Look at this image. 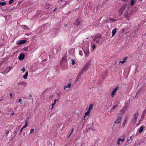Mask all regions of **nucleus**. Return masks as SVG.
I'll list each match as a JSON object with an SVG mask.
<instances>
[{
    "label": "nucleus",
    "mask_w": 146,
    "mask_h": 146,
    "mask_svg": "<svg viewBox=\"0 0 146 146\" xmlns=\"http://www.w3.org/2000/svg\"><path fill=\"white\" fill-rule=\"evenodd\" d=\"M90 65V63L89 62H88L86 64L84 67L81 70V72H85L89 67Z\"/></svg>",
    "instance_id": "nucleus-1"
},
{
    "label": "nucleus",
    "mask_w": 146,
    "mask_h": 146,
    "mask_svg": "<svg viewBox=\"0 0 146 146\" xmlns=\"http://www.w3.org/2000/svg\"><path fill=\"white\" fill-rule=\"evenodd\" d=\"M118 89V86H117L113 89L111 94V97H112L114 96L115 93H116Z\"/></svg>",
    "instance_id": "nucleus-2"
},
{
    "label": "nucleus",
    "mask_w": 146,
    "mask_h": 146,
    "mask_svg": "<svg viewBox=\"0 0 146 146\" xmlns=\"http://www.w3.org/2000/svg\"><path fill=\"white\" fill-rule=\"evenodd\" d=\"M101 38V36L99 35L96 36L94 39V40L97 43H99V40Z\"/></svg>",
    "instance_id": "nucleus-3"
},
{
    "label": "nucleus",
    "mask_w": 146,
    "mask_h": 146,
    "mask_svg": "<svg viewBox=\"0 0 146 146\" xmlns=\"http://www.w3.org/2000/svg\"><path fill=\"white\" fill-rule=\"evenodd\" d=\"M85 53V55L87 56H88L89 54V50L88 47L87 48L84 50Z\"/></svg>",
    "instance_id": "nucleus-4"
},
{
    "label": "nucleus",
    "mask_w": 146,
    "mask_h": 146,
    "mask_svg": "<svg viewBox=\"0 0 146 146\" xmlns=\"http://www.w3.org/2000/svg\"><path fill=\"white\" fill-rule=\"evenodd\" d=\"M124 17L126 19L128 20H129V18L130 17L127 11H126L124 15Z\"/></svg>",
    "instance_id": "nucleus-5"
},
{
    "label": "nucleus",
    "mask_w": 146,
    "mask_h": 146,
    "mask_svg": "<svg viewBox=\"0 0 146 146\" xmlns=\"http://www.w3.org/2000/svg\"><path fill=\"white\" fill-rule=\"evenodd\" d=\"M121 117L120 116L118 117L116 120L115 121L114 123L116 124H118L119 123L121 120Z\"/></svg>",
    "instance_id": "nucleus-6"
},
{
    "label": "nucleus",
    "mask_w": 146,
    "mask_h": 146,
    "mask_svg": "<svg viewBox=\"0 0 146 146\" xmlns=\"http://www.w3.org/2000/svg\"><path fill=\"white\" fill-rule=\"evenodd\" d=\"M138 113H135L134 115V117L133 119V121H134L135 123L137 120V117L138 116Z\"/></svg>",
    "instance_id": "nucleus-7"
},
{
    "label": "nucleus",
    "mask_w": 146,
    "mask_h": 146,
    "mask_svg": "<svg viewBox=\"0 0 146 146\" xmlns=\"http://www.w3.org/2000/svg\"><path fill=\"white\" fill-rule=\"evenodd\" d=\"M25 56L24 54H20L19 57V59L20 60H23Z\"/></svg>",
    "instance_id": "nucleus-8"
},
{
    "label": "nucleus",
    "mask_w": 146,
    "mask_h": 146,
    "mask_svg": "<svg viewBox=\"0 0 146 146\" xmlns=\"http://www.w3.org/2000/svg\"><path fill=\"white\" fill-rule=\"evenodd\" d=\"M26 41L25 40H19L18 41V42L17 43V44H22L23 43H24L26 42Z\"/></svg>",
    "instance_id": "nucleus-9"
},
{
    "label": "nucleus",
    "mask_w": 146,
    "mask_h": 146,
    "mask_svg": "<svg viewBox=\"0 0 146 146\" xmlns=\"http://www.w3.org/2000/svg\"><path fill=\"white\" fill-rule=\"evenodd\" d=\"M81 22V21L79 19L76 20V22L75 23V25H79Z\"/></svg>",
    "instance_id": "nucleus-10"
},
{
    "label": "nucleus",
    "mask_w": 146,
    "mask_h": 146,
    "mask_svg": "<svg viewBox=\"0 0 146 146\" xmlns=\"http://www.w3.org/2000/svg\"><path fill=\"white\" fill-rule=\"evenodd\" d=\"M71 86V84L70 83H69V84L65 86L64 87V90L66 89V88H70Z\"/></svg>",
    "instance_id": "nucleus-11"
},
{
    "label": "nucleus",
    "mask_w": 146,
    "mask_h": 146,
    "mask_svg": "<svg viewBox=\"0 0 146 146\" xmlns=\"http://www.w3.org/2000/svg\"><path fill=\"white\" fill-rule=\"evenodd\" d=\"M67 62V60L65 58L63 57L62 60L60 62V63L62 64L64 62Z\"/></svg>",
    "instance_id": "nucleus-12"
},
{
    "label": "nucleus",
    "mask_w": 146,
    "mask_h": 146,
    "mask_svg": "<svg viewBox=\"0 0 146 146\" xmlns=\"http://www.w3.org/2000/svg\"><path fill=\"white\" fill-rule=\"evenodd\" d=\"M117 29V28H115L112 31V36H113L116 33Z\"/></svg>",
    "instance_id": "nucleus-13"
},
{
    "label": "nucleus",
    "mask_w": 146,
    "mask_h": 146,
    "mask_svg": "<svg viewBox=\"0 0 146 146\" xmlns=\"http://www.w3.org/2000/svg\"><path fill=\"white\" fill-rule=\"evenodd\" d=\"M127 6V5L125 4L123 5L122 7L120 8V10H122V11H124V10L125 9Z\"/></svg>",
    "instance_id": "nucleus-14"
},
{
    "label": "nucleus",
    "mask_w": 146,
    "mask_h": 146,
    "mask_svg": "<svg viewBox=\"0 0 146 146\" xmlns=\"http://www.w3.org/2000/svg\"><path fill=\"white\" fill-rule=\"evenodd\" d=\"M128 108V106H125L123 109L121 110V112L124 113L125 111V110L127 109Z\"/></svg>",
    "instance_id": "nucleus-15"
},
{
    "label": "nucleus",
    "mask_w": 146,
    "mask_h": 146,
    "mask_svg": "<svg viewBox=\"0 0 146 146\" xmlns=\"http://www.w3.org/2000/svg\"><path fill=\"white\" fill-rule=\"evenodd\" d=\"M90 114V111H88L87 112L85 113V116L84 117V120L85 119V117L87 115H89Z\"/></svg>",
    "instance_id": "nucleus-16"
},
{
    "label": "nucleus",
    "mask_w": 146,
    "mask_h": 146,
    "mask_svg": "<svg viewBox=\"0 0 146 146\" xmlns=\"http://www.w3.org/2000/svg\"><path fill=\"white\" fill-rule=\"evenodd\" d=\"M28 75V72L27 71L25 74L24 75L23 77V78L24 79H26L27 78V76Z\"/></svg>",
    "instance_id": "nucleus-17"
},
{
    "label": "nucleus",
    "mask_w": 146,
    "mask_h": 146,
    "mask_svg": "<svg viewBox=\"0 0 146 146\" xmlns=\"http://www.w3.org/2000/svg\"><path fill=\"white\" fill-rule=\"evenodd\" d=\"M83 72H81V70L80 72L78 74L77 76V78H80L81 77V75L83 74Z\"/></svg>",
    "instance_id": "nucleus-18"
},
{
    "label": "nucleus",
    "mask_w": 146,
    "mask_h": 146,
    "mask_svg": "<svg viewBox=\"0 0 146 146\" xmlns=\"http://www.w3.org/2000/svg\"><path fill=\"white\" fill-rule=\"evenodd\" d=\"M93 106V104H91L90 106L88 108V110L90 111L92 109Z\"/></svg>",
    "instance_id": "nucleus-19"
},
{
    "label": "nucleus",
    "mask_w": 146,
    "mask_h": 146,
    "mask_svg": "<svg viewBox=\"0 0 146 146\" xmlns=\"http://www.w3.org/2000/svg\"><path fill=\"white\" fill-rule=\"evenodd\" d=\"M9 133V131L8 130H6L4 134L5 136H7V134Z\"/></svg>",
    "instance_id": "nucleus-20"
},
{
    "label": "nucleus",
    "mask_w": 146,
    "mask_h": 146,
    "mask_svg": "<svg viewBox=\"0 0 146 146\" xmlns=\"http://www.w3.org/2000/svg\"><path fill=\"white\" fill-rule=\"evenodd\" d=\"M6 4V3L5 2H0V5L1 6H5Z\"/></svg>",
    "instance_id": "nucleus-21"
},
{
    "label": "nucleus",
    "mask_w": 146,
    "mask_h": 146,
    "mask_svg": "<svg viewBox=\"0 0 146 146\" xmlns=\"http://www.w3.org/2000/svg\"><path fill=\"white\" fill-rule=\"evenodd\" d=\"M143 129V126L141 127L139 129V133H141Z\"/></svg>",
    "instance_id": "nucleus-22"
},
{
    "label": "nucleus",
    "mask_w": 146,
    "mask_h": 146,
    "mask_svg": "<svg viewBox=\"0 0 146 146\" xmlns=\"http://www.w3.org/2000/svg\"><path fill=\"white\" fill-rule=\"evenodd\" d=\"M130 2H131V6H133L134 3H135V2L134 1V0H130Z\"/></svg>",
    "instance_id": "nucleus-23"
},
{
    "label": "nucleus",
    "mask_w": 146,
    "mask_h": 146,
    "mask_svg": "<svg viewBox=\"0 0 146 146\" xmlns=\"http://www.w3.org/2000/svg\"><path fill=\"white\" fill-rule=\"evenodd\" d=\"M58 99H55L54 100V103H53L52 105V108H51V109H52L53 108L54 105L55 104L56 101H58Z\"/></svg>",
    "instance_id": "nucleus-24"
},
{
    "label": "nucleus",
    "mask_w": 146,
    "mask_h": 146,
    "mask_svg": "<svg viewBox=\"0 0 146 146\" xmlns=\"http://www.w3.org/2000/svg\"><path fill=\"white\" fill-rule=\"evenodd\" d=\"M71 60L72 62V65H74L75 64V62L74 60L73 59H72Z\"/></svg>",
    "instance_id": "nucleus-25"
},
{
    "label": "nucleus",
    "mask_w": 146,
    "mask_h": 146,
    "mask_svg": "<svg viewBox=\"0 0 146 146\" xmlns=\"http://www.w3.org/2000/svg\"><path fill=\"white\" fill-rule=\"evenodd\" d=\"M118 140H119V141L123 142L124 140V139H121V138H119L118 139Z\"/></svg>",
    "instance_id": "nucleus-26"
},
{
    "label": "nucleus",
    "mask_w": 146,
    "mask_h": 146,
    "mask_svg": "<svg viewBox=\"0 0 146 146\" xmlns=\"http://www.w3.org/2000/svg\"><path fill=\"white\" fill-rule=\"evenodd\" d=\"M28 125V123L27 121H25V125L23 127V128H25Z\"/></svg>",
    "instance_id": "nucleus-27"
},
{
    "label": "nucleus",
    "mask_w": 146,
    "mask_h": 146,
    "mask_svg": "<svg viewBox=\"0 0 146 146\" xmlns=\"http://www.w3.org/2000/svg\"><path fill=\"white\" fill-rule=\"evenodd\" d=\"M34 131V129H32L30 132V134H31Z\"/></svg>",
    "instance_id": "nucleus-28"
},
{
    "label": "nucleus",
    "mask_w": 146,
    "mask_h": 146,
    "mask_svg": "<svg viewBox=\"0 0 146 146\" xmlns=\"http://www.w3.org/2000/svg\"><path fill=\"white\" fill-rule=\"evenodd\" d=\"M146 113V109L144 110L143 112V115H145Z\"/></svg>",
    "instance_id": "nucleus-29"
},
{
    "label": "nucleus",
    "mask_w": 146,
    "mask_h": 146,
    "mask_svg": "<svg viewBox=\"0 0 146 146\" xmlns=\"http://www.w3.org/2000/svg\"><path fill=\"white\" fill-rule=\"evenodd\" d=\"M123 11H122V10H119V14L120 15L122 13Z\"/></svg>",
    "instance_id": "nucleus-30"
},
{
    "label": "nucleus",
    "mask_w": 146,
    "mask_h": 146,
    "mask_svg": "<svg viewBox=\"0 0 146 146\" xmlns=\"http://www.w3.org/2000/svg\"><path fill=\"white\" fill-rule=\"evenodd\" d=\"M127 59V57H125L123 59V61L124 62H125Z\"/></svg>",
    "instance_id": "nucleus-31"
},
{
    "label": "nucleus",
    "mask_w": 146,
    "mask_h": 146,
    "mask_svg": "<svg viewBox=\"0 0 146 146\" xmlns=\"http://www.w3.org/2000/svg\"><path fill=\"white\" fill-rule=\"evenodd\" d=\"M21 70L23 72H24L25 71V69L24 67H23L21 69Z\"/></svg>",
    "instance_id": "nucleus-32"
},
{
    "label": "nucleus",
    "mask_w": 146,
    "mask_h": 146,
    "mask_svg": "<svg viewBox=\"0 0 146 146\" xmlns=\"http://www.w3.org/2000/svg\"><path fill=\"white\" fill-rule=\"evenodd\" d=\"M14 0H10L9 1V3L10 4H11L12 2Z\"/></svg>",
    "instance_id": "nucleus-33"
},
{
    "label": "nucleus",
    "mask_w": 146,
    "mask_h": 146,
    "mask_svg": "<svg viewBox=\"0 0 146 146\" xmlns=\"http://www.w3.org/2000/svg\"><path fill=\"white\" fill-rule=\"evenodd\" d=\"M125 122H124L123 124H122V126L124 127V126L125 125L126 123V120H125Z\"/></svg>",
    "instance_id": "nucleus-34"
},
{
    "label": "nucleus",
    "mask_w": 146,
    "mask_h": 146,
    "mask_svg": "<svg viewBox=\"0 0 146 146\" xmlns=\"http://www.w3.org/2000/svg\"><path fill=\"white\" fill-rule=\"evenodd\" d=\"M73 130H74V129H73V128H72L71 130V133H70V135H69L68 136V137H69L70 136L71 134L73 132Z\"/></svg>",
    "instance_id": "nucleus-35"
},
{
    "label": "nucleus",
    "mask_w": 146,
    "mask_h": 146,
    "mask_svg": "<svg viewBox=\"0 0 146 146\" xmlns=\"http://www.w3.org/2000/svg\"><path fill=\"white\" fill-rule=\"evenodd\" d=\"M92 47L93 49H94L95 48V47H96L95 45V44H93L92 45Z\"/></svg>",
    "instance_id": "nucleus-36"
},
{
    "label": "nucleus",
    "mask_w": 146,
    "mask_h": 146,
    "mask_svg": "<svg viewBox=\"0 0 146 146\" xmlns=\"http://www.w3.org/2000/svg\"><path fill=\"white\" fill-rule=\"evenodd\" d=\"M79 78H77V77L76 79H75V82H76L79 80Z\"/></svg>",
    "instance_id": "nucleus-37"
},
{
    "label": "nucleus",
    "mask_w": 146,
    "mask_h": 146,
    "mask_svg": "<svg viewBox=\"0 0 146 146\" xmlns=\"http://www.w3.org/2000/svg\"><path fill=\"white\" fill-rule=\"evenodd\" d=\"M110 20L112 21H113V22L115 21H116V20L115 19H112V18Z\"/></svg>",
    "instance_id": "nucleus-38"
},
{
    "label": "nucleus",
    "mask_w": 146,
    "mask_h": 146,
    "mask_svg": "<svg viewBox=\"0 0 146 146\" xmlns=\"http://www.w3.org/2000/svg\"><path fill=\"white\" fill-rule=\"evenodd\" d=\"M19 84H21V85H24L25 84H26V83L25 82H21V83H20Z\"/></svg>",
    "instance_id": "nucleus-39"
},
{
    "label": "nucleus",
    "mask_w": 146,
    "mask_h": 146,
    "mask_svg": "<svg viewBox=\"0 0 146 146\" xmlns=\"http://www.w3.org/2000/svg\"><path fill=\"white\" fill-rule=\"evenodd\" d=\"M145 115L142 114V115L141 116V118L143 119Z\"/></svg>",
    "instance_id": "nucleus-40"
},
{
    "label": "nucleus",
    "mask_w": 146,
    "mask_h": 146,
    "mask_svg": "<svg viewBox=\"0 0 146 146\" xmlns=\"http://www.w3.org/2000/svg\"><path fill=\"white\" fill-rule=\"evenodd\" d=\"M22 101V100L21 99H20L19 100V102L21 104H22V103H21V101Z\"/></svg>",
    "instance_id": "nucleus-41"
},
{
    "label": "nucleus",
    "mask_w": 146,
    "mask_h": 146,
    "mask_svg": "<svg viewBox=\"0 0 146 146\" xmlns=\"http://www.w3.org/2000/svg\"><path fill=\"white\" fill-rule=\"evenodd\" d=\"M120 141L119 140H117V143L118 145H120Z\"/></svg>",
    "instance_id": "nucleus-42"
},
{
    "label": "nucleus",
    "mask_w": 146,
    "mask_h": 146,
    "mask_svg": "<svg viewBox=\"0 0 146 146\" xmlns=\"http://www.w3.org/2000/svg\"><path fill=\"white\" fill-rule=\"evenodd\" d=\"M81 52H82L80 50V52L79 54L80 56H82L83 55V54H82V53Z\"/></svg>",
    "instance_id": "nucleus-43"
},
{
    "label": "nucleus",
    "mask_w": 146,
    "mask_h": 146,
    "mask_svg": "<svg viewBox=\"0 0 146 146\" xmlns=\"http://www.w3.org/2000/svg\"><path fill=\"white\" fill-rule=\"evenodd\" d=\"M58 29H54V31L55 32H57L58 31Z\"/></svg>",
    "instance_id": "nucleus-44"
},
{
    "label": "nucleus",
    "mask_w": 146,
    "mask_h": 146,
    "mask_svg": "<svg viewBox=\"0 0 146 146\" xmlns=\"http://www.w3.org/2000/svg\"><path fill=\"white\" fill-rule=\"evenodd\" d=\"M117 106V105H115L113 107V108L112 109V110H113V109H114V108H115Z\"/></svg>",
    "instance_id": "nucleus-45"
},
{
    "label": "nucleus",
    "mask_w": 146,
    "mask_h": 146,
    "mask_svg": "<svg viewBox=\"0 0 146 146\" xmlns=\"http://www.w3.org/2000/svg\"><path fill=\"white\" fill-rule=\"evenodd\" d=\"M124 63V62L123 61H121V62H119V63H121L123 64V63Z\"/></svg>",
    "instance_id": "nucleus-46"
},
{
    "label": "nucleus",
    "mask_w": 146,
    "mask_h": 146,
    "mask_svg": "<svg viewBox=\"0 0 146 146\" xmlns=\"http://www.w3.org/2000/svg\"><path fill=\"white\" fill-rule=\"evenodd\" d=\"M12 69V68H11V67H9V70H10L11 69Z\"/></svg>",
    "instance_id": "nucleus-47"
},
{
    "label": "nucleus",
    "mask_w": 146,
    "mask_h": 146,
    "mask_svg": "<svg viewBox=\"0 0 146 146\" xmlns=\"http://www.w3.org/2000/svg\"><path fill=\"white\" fill-rule=\"evenodd\" d=\"M14 114H15L14 113V112H13V113H12L11 114V115H14Z\"/></svg>",
    "instance_id": "nucleus-48"
},
{
    "label": "nucleus",
    "mask_w": 146,
    "mask_h": 146,
    "mask_svg": "<svg viewBox=\"0 0 146 146\" xmlns=\"http://www.w3.org/2000/svg\"><path fill=\"white\" fill-rule=\"evenodd\" d=\"M123 1H127L128 0H122Z\"/></svg>",
    "instance_id": "nucleus-49"
},
{
    "label": "nucleus",
    "mask_w": 146,
    "mask_h": 146,
    "mask_svg": "<svg viewBox=\"0 0 146 146\" xmlns=\"http://www.w3.org/2000/svg\"><path fill=\"white\" fill-rule=\"evenodd\" d=\"M10 96L11 97H12V94L11 93H10Z\"/></svg>",
    "instance_id": "nucleus-50"
},
{
    "label": "nucleus",
    "mask_w": 146,
    "mask_h": 146,
    "mask_svg": "<svg viewBox=\"0 0 146 146\" xmlns=\"http://www.w3.org/2000/svg\"><path fill=\"white\" fill-rule=\"evenodd\" d=\"M24 128H23V127L22 128V129H21L20 130V131H22V130Z\"/></svg>",
    "instance_id": "nucleus-51"
},
{
    "label": "nucleus",
    "mask_w": 146,
    "mask_h": 146,
    "mask_svg": "<svg viewBox=\"0 0 146 146\" xmlns=\"http://www.w3.org/2000/svg\"><path fill=\"white\" fill-rule=\"evenodd\" d=\"M67 26V25L66 24H65L64 25V26L65 27H66Z\"/></svg>",
    "instance_id": "nucleus-52"
},
{
    "label": "nucleus",
    "mask_w": 146,
    "mask_h": 146,
    "mask_svg": "<svg viewBox=\"0 0 146 146\" xmlns=\"http://www.w3.org/2000/svg\"><path fill=\"white\" fill-rule=\"evenodd\" d=\"M29 96H30V97H32V95H31V94H30V95H29Z\"/></svg>",
    "instance_id": "nucleus-53"
},
{
    "label": "nucleus",
    "mask_w": 146,
    "mask_h": 146,
    "mask_svg": "<svg viewBox=\"0 0 146 146\" xmlns=\"http://www.w3.org/2000/svg\"><path fill=\"white\" fill-rule=\"evenodd\" d=\"M92 124L93 125H94V123L93 122L92 123Z\"/></svg>",
    "instance_id": "nucleus-54"
},
{
    "label": "nucleus",
    "mask_w": 146,
    "mask_h": 146,
    "mask_svg": "<svg viewBox=\"0 0 146 146\" xmlns=\"http://www.w3.org/2000/svg\"><path fill=\"white\" fill-rule=\"evenodd\" d=\"M125 136V135H123V137H124Z\"/></svg>",
    "instance_id": "nucleus-55"
},
{
    "label": "nucleus",
    "mask_w": 146,
    "mask_h": 146,
    "mask_svg": "<svg viewBox=\"0 0 146 146\" xmlns=\"http://www.w3.org/2000/svg\"><path fill=\"white\" fill-rule=\"evenodd\" d=\"M124 29H123L122 30V31H123H123H124Z\"/></svg>",
    "instance_id": "nucleus-56"
},
{
    "label": "nucleus",
    "mask_w": 146,
    "mask_h": 146,
    "mask_svg": "<svg viewBox=\"0 0 146 146\" xmlns=\"http://www.w3.org/2000/svg\"><path fill=\"white\" fill-rule=\"evenodd\" d=\"M129 138H130V139H128V140H129L130 139H131V137H129Z\"/></svg>",
    "instance_id": "nucleus-57"
},
{
    "label": "nucleus",
    "mask_w": 146,
    "mask_h": 146,
    "mask_svg": "<svg viewBox=\"0 0 146 146\" xmlns=\"http://www.w3.org/2000/svg\"><path fill=\"white\" fill-rule=\"evenodd\" d=\"M25 27H26V28H27L29 29V28H28L27 27V26H25Z\"/></svg>",
    "instance_id": "nucleus-58"
},
{
    "label": "nucleus",
    "mask_w": 146,
    "mask_h": 146,
    "mask_svg": "<svg viewBox=\"0 0 146 146\" xmlns=\"http://www.w3.org/2000/svg\"><path fill=\"white\" fill-rule=\"evenodd\" d=\"M90 129V128H89L88 129H88Z\"/></svg>",
    "instance_id": "nucleus-59"
},
{
    "label": "nucleus",
    "mask_w": 146,
    "mask_h": 146,
    "mask_svg": "<svg viewBox=\"0 0 146 146\" xmlns=\"http://www.w3.org/2000/svg\"><path fill=\"white\" fill-rule=\"evenodd\" d=\"M25 35H28V34H26Z\"/></svg>",
    "instance_id": "nucleus-60"
},
{
    "label": "nucleus",
    "mask_w": 146,
    "mask_h": 146,
    "mask_svg": "<svg viewBox=\"0 0 146 146\" xmlns=\"http://www.w3.org/2000/svg\"><path fill=\"white\" fill-rule=\"evenodd\" d=\"M55 9L54 10V11H55V9Z\"/></svg>",
    "instance_id": "nucleus-61"
},
{
    "label": "nucleus",
    "mask_w": 146,
    "mask_h": 146,
    "mask_svg": "<svg viewBox=\"0 0 146 146\" xmlns=\"http://www.w3.org/2000/svg\"><path fill=\"white\" fill-rule=\"evenodd\" d=\"M139 92L136 93V95Z\"/></svg>",
    "instance_id": "nucleus-62"
},
{
    "label": "nucleus",
    "mask_w": 146,
    "mask_h": 146,
    "mask_svg": "<svg viewBox=\"0 0 146 146\" xmlns=\"http://www.w3.org/2000/svg\"><path fill=\"white\" fill-rule=\"evenodd\" d=\"M47 60V59H46L45 60Z\"/></svg>",
    "instance_id": "nucleus-63"
},
{
    "label": "nucleus",
    "mask_w": 146,
    "mask_h": 146,
    "mask_svg": "<svg viewBox=\"0 0 146 146\" xmlns=\"http://www.w3.org/2000/svg\"><path fill=\"white\" fill-rule=\"evenodd\" d=\"M1 112V111H0V113Z\"/></svg>",
    "instance_id": "nucleus-64"
}]
</instances>
